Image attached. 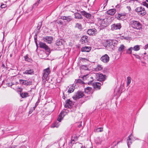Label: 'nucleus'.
<instances>
[{
	"label": "nucleus",
	"instance_id": "nucleus-1",
	"mask_svg": "<svg viewBox=\"0 0 148 148\" xmlns=\"http://www.w3.org/2000/svg\"><path fill=\"white\" fill-rule=\"evenodd\" d=\"M98 21L97 24L98 26L100 29H103L107 26L108 24V22H107V18H97Z\"/></svg>",
	"mask_w": 148,
	"mask_h": 148
},
{
	"label": "nucleus",
	"instance_id": "nucleus-2",
	"mask_svg": "<svg viewBox=\"0 0 148 148\" xmlns=\"http://www.w3.org/2000/svg\"><path fill=\"white\" fill-rule=\"evenodd\" d=\"M130 25L133 28L137 29H140L141 25L140 22L135 21H132L130 22Z\"/></svg>",
	"mask_w": 148,
	"mask_h": 148
},
{
	"label": "nucleus",
	"instance_id": "nucleus-3",
	"mask_svg": "<svg viewBox=\"0 0 148 148\" xmlns=\"http://www.w3.org/2000/svg\"><path fill=\"white\" fill-rule=\"evenodd\" d=\"M135 11L140 16H143L146 14L145 8L141 7H137L135 9Z\"/></svg>",
	"mask_w": 148,
	"mask_h": 148
},
{
	"label": "nucleus",
	"instance_id": "nucleus-4",
	"mask_svg": "<svg viewBox=\"0 0 148 148\" xmlns=\"http://www.w3.org/2000/svg\"><path fill=\"white\" fill-rule=\"evenodd\" d=\"M50 72V68L48 67L47 69H45L43 70V76L42 77V80L44 82H46L47 78Z\"/></svg>",
	"mask_w": 148,
	"mask_h": 148
},
{
	"label": "nucleus",
	"instance_id": "nucleus-5",
	"mask_svg": "<svg viewBox=\"0 0 148 148\" xmlns=\"http://www.w3.org/2000/svg\"><path fill=\"white\" fill-rule=\"evenodd\" d=\"M84 95V94L82 92L78 91L73 96V98L76 100L82 97Z\"/></svg>",
	"mask_w": 148,
	"mask_h": 148
},
{
	"label": "nucleus",
	"instance_id": "nucleus-6",
	"mask_svg": "<svg viewBox=\"0 0 148 148\" xmlns=\"http://www.w3.org/2000/svg\"><path fill=\"white\" fill-rule=\"evenodd\" d=\"M67 112L65 111H62L59 114L58 118V120L59 122H61L63 119L64 116L66 114Z\"/></svg>",
	"mask_w": 148,
	"mask_h": 148
},
{
	"label": "nucleus",
	"instance_id": "nucleus-7",
	"mask_svg": "<svg viewBox=\"0 0 148 148\" xmlns=\"http://www.w3.org/2000/svg\"><path fill=\"white\" fill-rule=\"evenodd\" d=\"M126 14V13H119L116 15V17L118 20H123L125 19Z\"/></svg>",
	"mask_w": 148,
	"mask_h": 148
},
{
	"label": "nucleus",
	"instance_id": "nucleus-8",
	"mask_svg": "<svg viewBox=\"0 0 148 148\" xmlns=\"http://www.w3.org/2000/svg\"><path fill=\"white\" fill-rule=\"evenodd\" d=\"M121 27V24L120 23L114 24L111 26V29L112 30L120 29Z\"/></svg>",
	"mask_w": 148,
	"mask_h": 148
},
{
	"label": "nucleus",
	"instance_id": "nucleus-9",
	"mask_svg": "<svg viewBox=\"0 0 148 148\" xmlns=\"http://www.w3.org/2000/svg\"><path fill=\"white\" fill-rule=\"evenodd\" d=\"M104 43V46L106 47L111 46L112 47V46H114V45H113L112 41L111 40H106Z\"/></svg>",
	"mask_w": 148,
	"mask_h": 148
},
{
	"label": "nucleus",
	"instance_id": "nucleus-10",
	"mask_svg": "<svg viewBox=\"0 0 148 148\" xmlns=\"http://www.w3.org/2000/svg\"><path fill=\"white\" fill-rule=\"evenodd\" d=\"M101 60L104 63L108 62L109 60V57L106 54L102 56L101 58Z\"/></svg>",
	"mask_w": 148,
	"mask_h": 148
},
{
	"label": "nucleus",
	"instance_id": "nucleus-11",
	"mask_svg": "<svg viewBox=\"0 0 148 148\" xmlns=\"http://www.w3.org/2000/svg\"><path fill=\"white\" fill-rule=\"evenodd\" d=\"M39 45L41 48L44 49L47 51L49 52L50 51L49 48L45 43L40 42L39 43Z\"/></svg>",
	"mask_w": 148,
	"mask_h": 148
},
{
	"label": "nucleus",
	"instance_id": "nucleus-12",
	"mask_svg": "<svg viewBox=\"0 0 148 148\" xmlns=\"http://www.w3.org/2000/svg\"><path fill=\"white\" fill-rule=\"evenodd\" d=\"M101 83L96 82L92 83V86L93 88L96 90H99L100 89Z\"/></svg>",
	"mask_w": 148,
	"mask_h": 148
},
{
	"label": "nucleus",
	"instance_id": "nucleus-13",
	"mask_svg": "<svg viewBox=\"0 0 148 148\" xmlns=\"http://www.w3.org/2000/svg\"><path fill=\"white\" fill-rule=\"evenodd\" d=\"M73 105V103L70 99L66 100L65 105V106L66 108H70Z\"/></svg>",
	"mask_w": 148,
	"mask_h": 148
},
{
	"label": "nucleus",
	"instance_id": "nucleus-14",
	"mask_svg": "<svg viewBox=\"0 0 148 148\" xmlns=\"http://www.w3.org/2000/svg\"><path fill=\"white\" fill-rule=\"evenodd\" d=\"M128 138L127 140V144L128 147H129L130 145L132 143V141L133 140L132 134H130L128 137Z\"/></svg>",
	"mask_w": 148,
	"mask_h": 148
},
{
	"label": "nucleus",
	"instance_id": "nucleus-15",
	"mask_svg": "<svg viewBox=\"0 0 148 148\" xmlns=\"http://www.w3.org/2000/svg\"><path fill=\"white\" fill-rule=\"evenodd\" d=\"M34 71L33 69H28L23 73L24 74L32 75L34 74Z\"/></svg>",
	"mask_w": 148,
	"mask_h": 148
},
{
	"label": "nucleus",
	"instance_id": "nucleus-16",
	"mask_svg": "<svg viewBox=\"0 0 148 148\" xmlns=\"http://www.w3.org/2000/svg\"><path fill=\"white\" fill-rule=\"evenodd\" d=\"M44 40L46 42L50 44L51 42V41L53 40V38L51 36H46L44 38Z\"/></svg>",
	"mask_w": 148,
	"mask_h": 148
},
{
	"label": "nucleus",
	"instance_id": "nucleus-17",
	"mask_svg": "<svg viewBox=\"0 0 148 148\" xmlns=\"http://www.w3.org/2000/svg\"><path fill=\"white\" fill-rule=\"evenodd\" d=\"M95 29H88L87 33L89 35H94L95 34Z\"/></svg>",
	"mask_w": 148,
	"mask_h": 148
},
{
	"label": "nucleus",
	"instance_id": "nucleus-18",
	"mask_svg": "<svg viewBox=\"0 0 148 148\" xmlns=\"http://www.w3.org/2000/svg\"><path fill=\"white\" fill-rule=\"evenodd\" d=\"M80 42L82 44H84L88 42V37L86 36H83L80 39Z\"/></svg>",
	"mask_w": 148,
	"mask_h": 148
},
{
	"label": "nucleus",
	"instance_id": "nucleus-19",
	"mask_svg": "<svg viewBox=\"0 0 148 148\" xmlns=\"http://www.w3.org/2000/svg\"><path fill=\"white\" fill-rule=\"evenodd\" d=\"M75 84H73L72 85H70V86L69 87V88L68 90V92L69 93L73 92L75 90Z\"/></svg>",
	"mask_w": 148,
	"mask_h": 148
},
{
	"label": "nucleus",
	"instance_id": "nucleus-20",
	"mask_svg": "<svg viewBox=\"0 0 148 148\" xmlns=\"http://www.w3.org/2000/svg\"><path fill=\"white\" fill-rule=\"evenodd\" d=\"M116 10L115 9H112L108 10L107 11V14L110 15H113L116 13Z\"/></svg>",
	"mask_w": 148,
	"mask_h": 148
},
{
	"label": "nucleus",
	"instance_id": "nucleus-21",
	"mask_svg": "<svg viewBox=\"0 0 148 148\" xmlns=\"http://www.w3.org/2000/svg\"><path fill=\"white\" fill-rule=\"evenodd\" d=\"M91 48L90 47H85L82 48L81 51L82 52H88L91 50Z\"/></svg>",
	"mask_w": 148,
	"mask_h": 148
},
{
	"label": "nucleus",
	"instance_id": "nucleus-22",
	"mask_svg": "<svg viewBox=\"0 0 148 148\" xmlns=\"http://www.w3.org/2000/svg\"><path fill=\"white\" fill-rule=\"evenodd\" d=\"M82 14L84 15V16L87 18L88 19H90L91 15L89 13H88L84 11L83 12Z\"/></svg>",
	"mask_w": 148,
	"mask_h": 148
},
{
	"label": "nucleus",
	"instance_id": "nucleus-23",
	"mask_svg": "<svg viewBox=\"0 0 148 148\" xmlns=\"http://www.w3.org/2000/svg\"><path fill=\"white\" fill-rule=\"evenodd\" d=\"M75 18L76 19H82V15L79 13H75Z\"/></svg>",
	"mask_w": 148,
	"mask_h": 148
},
{
	"label": "nucleus",
	"instance_id": "nucleus-24",
	"mask_svg": "<svg viewBox=\"0 0 148 148\" xmlns=\"http://www.w3.org/2000/svg\"><path fill=\"white\" fill-rule=\"evenodd\" d=\"M61 19L63 20H66L67 22H69L71 21L72 18L70 16H63L61 17Z\"/></svg>",
	"mask_w": 148,
	"mask_h": 148
},
{
	"label": "nucleus",
	"instance_id": "nucleus-25",
	"mask_svg": "<svg viewBox=\"0 0 148 148\" xmlns=\"http://www.w3.org/2000/svg\"><path fill=\"white\" fill-rule=\"evenodd\" d=\"M42 23H38V26L37 27V29L35 31L36 33V35H37L39 33L40 30V28L41 27Z\"/></svg>",
	"mask_w": 148,
	"mask_h": 148
},
{
	"label": "nucleus",
	"instance_id": "nucleus-26",
	"mask_svg": "<svg viewBox=\"0 0 148 148\" xmlns=\"http://www.w3.org/2000/svg\"><path fill=\"white\" fill-rule=\"evenodd\" d=\"M59 122L58 120L57 121H55L52 125L51 127H58L60 125Z\"/></svg>",
	"mask_w": 148,
	"mask_h": 148
},
{
	"label": "nucleus",
	"instance_id": "nucleus-27",
	"mask_svg": "<svg viewBox=\"0 0 148 148\" xmlns=\"http://www.w3.org/2000/svg\"><path fill=\"white\" fill-rule=\"evenodd\" d=\"M125 48V47L123 45H121L119 48L118 51L119 52H122L124 51Z\"/></svg>",
	"mask_w": 148,
	"mask_h": 148
},
{
	"label": "nucleus",
	"instance_id": "nucleus-28",
	"mask_svg": "<svg viewBox=\"0 0 148 148\" xmlns=\"http://www.w3.org/2000/svg\"><path fill=\"white\" fill-rule=\"evenodd\" d=\"M22 98H25L29 96L28 93L26 92H23L20 94Z\"/></svg>",
	"mask_w": 148,
	"mask_h": 148
},
{
	"label": "nucleus",
	"instance_id": "nucleus-29",
	"mask_svg": "<svg viewBox=\"0 0 148 148\" xmlns=\"http://www.w3.org/2000/svg\"><path fill=\"white\" fill-rule=\"evenodd\" d=\"M103 69V67L100 64H98L97 66L95 68V70L96 71H99L102 70Z\"/></svg>",
	"mask_w": 148,
	"mask_h": 148
},
{
	"label": "nucleus",
	"instance_id": "nucleus-30",
	"mask_svg": "<svg viewBox=\"0 0 148 148\" xmlns=\"http://www.w3.org/2000/svg\"><path fill=\"white\" fill-rule=\"evenodd\" d=\"M62 45V42L61 40L58 39L56 40V45L57 46H60Z\"/></svg>",
	"mask_w": 148,
	"mask_h": 148
},
{
	"label": "nucleus",
	"instance_id": "nucleus-31",
	"mask_svg": "<svg viewBox=\"0 0 148 148\" xmlns=\"http://www.w3.org/2000/svg\"><path fill=\"white\" fill-rule=\"evenodd\" d=\"M103 131V129L101 127L96 128L94 130V132H101Z\"/></svg>",
	"mask_w": 148,
	"mask_h": 148
},
{
	"label": "nucleus",
	"instance_id": "nucleus-32",
	"mask_svg": "<svg viewBox=\"0 0 148 148\" xmlns=\"http://www.w3.org/2000/svg\"><path fill=\"white\" fill-rule=\"evenodd\" d=\"M99 79L101 80H104L105 79V76L103 75L102 74H99Z\"/></svg>",
	"mask_w": 148,
	"mask_h": 148
},
{
	"label": "nucleus",
	"instance_id": "nucleus-33",
	"mask_svg": "<svg viewBox=\"0 0 148 148\" xmlns=\"http://www.w3.org/2000/svg\"><path fill=\"white\" fill-rule=\"evenodd\" d=\"M140 46L138 45H135L133 48L132 47L133 50L135 51H138L140 49Z\"/></svg>",
	"mask_w": 148,
	"mask_h": 148
},
{
	"label": "nucleus",
	"instance_id": "nucleus-34",
	"mask_svg": "<svg viewBox=\"0 0 148 148\" xmlns=\"http://www.w3.org/2000/svg\"><path fill=\"white\" fill-rule=\"evenodd\" d=\"M89 77H90V78L92 79H93L92 77L90 76V75H89L88 74L84 75L83 76V79L84 80L87 78H89Z\"/></svg>",
	"mask_w": 148,
	"mask_h": 148
},
{
	"label": "nucleus",
	"instance_id": "nucleus-35",
	"mask_svg": "<svg viewBox=\"0 0 148 148\" xmlns=\"http://www.w3.org/2000/svg\"><path fill=\"white\" fill-rule=\"evenodd\" d=\"M71 141H75L77 140V136L75 135L74 136H73L71 138Z\"/></svg>",
	"mask_w": 148,
	"mask_h": 148
},
{
	"label": "nucleus",
	"instance_id": "nucleus-36",
	"mask_svg": "<svg viewBox=\"0 0 148 148\" xmlns=\"http://www.w3.org/2000/svg\"><path fill=\"white\" fill-rule=\"evenodd\" d=\"M131 81V79L130 77H128L127 78V85L128 86L130 83Z\"/></svg>",
	"mask_w": 148,
	"mask_h": 148
},
{
	"label": "nucleus",
	"instance_id": "nucleus-37",
	"mask_svg": "<svg viewBox=\"0 0 148 148\" xmlns=\"http://www.w3.org/2000/svg\"><path fill=\"white\" fill-rule=\"evenodd\" d=\"M133 49L132 47H131L127 49L126 51V53L128 54H130L132 53V50Z\"/></svg>",
	"mask_w": 148,
	"mask_h": 148
},
{
	"label": "nucleus",
	"instance_id": "nucleus-38",
	"mask_svg": "<svg viewBox=\"0 0 148 148\" xmlns=\"http://www.w3.org/2000/svg\"><path fill=\"white\" fill-rule=\"evenodd\" d=\"M91 90V88L90 87H87L85 89V92L86 93H88Z\"/></svg>",
	"mask_w": 148,
	"mask_h": 148
},
{
	"label": "nucleus",
	"instance_id": "nucleus-39",
	"mask_svg": "<svg viewBox=\"0 0 148 148\" xmlns=\"http://www.w3.org/2000/svg\"><path fill=\"white\" fill-rule=\"evenodd\" d=\"M75 27L79 29H82V25L79 23H77L75 25Z\"/></svg>",
	"mask_w": 148,
	"mask_h": 148
},
{
	"label": "nucleus",
	"instance_id": "nucleus-40",
	"mask_svg": "<svg viewBox=\"0 0 148 148\" xmlns=\"http://www.w3.org/2000/svg\"><path fill=\"white\" fill-rule=\"evenodd\" d=\"M25 81L26 82H25L26 84L25 85H30L32 84V82L30 80H25Z\"/></svg>",
	"mask_w": 148,
	"mask_h": 148
},
{
	"label": "nucleus",
	"instance_id": "nucleus-41",
	"mask_svg": "<svg viewBox=\"0 0 148 148\" xmlns=\"http://www.w3.org/2000/svg\"><path fill=\"white\" fill-rule=\"evenodd\" d=\"M81 68L82 69L85 70H87L88 69V68L87 66V65H82V66Z\"/></svg>",
	"mask_w": 148,
	"mask_h": 148
},
{
	"label": "nucleus",
	"instance_id": "nucleus-42",
	"mask_svg": "<svg viewBox=\"0 0 148 148\" xmlns=\"http://www.w3.org/2000/svg\"><path fill=\"white\" fill-rule=\"evenodd\" d=\"M25 61H28V62H30L31 61V60L30 58H29L27 55L25 57Z\"/></svg>",
	"mask_w": 148,
	"mask_h": 148
},
{
	"label": "nucleus",
	"instance_id": "nucleus-43",
	"mask_svg": "<svg viewBox=\"0 0 148 148\" xmlns=\"http://www.w3.org/2000/svg\"><path fill=\"white\" fill-rule=\"evenodd\" d=\"M19 82L21 84H23L25 85V84L26 83L25 82H26L25 81V80H23V79H20L19 80Z\"/></svg>",
	"mask_w": 148,
	"mask_h": 148
},
{
	"label": "nucleus",
	"instance_id": "nucleus-44",
	"mask_svg": "<svg viewBox=\"0 0 148 148\" xmlns=\"http://www.w3.org/2000/svg\"><path fill=\"white\" fill-rule=\"evenodd\" d=\"M133 55L134 56L136 57V58L138 59H140V57L138 55H137V54H133Z\"/></svg>",
	"mask_w": 148,
	"mask_h": 148
},
{
	"label": "nucleus",
	"instance_id": "nucleus-45",
	"mask_svg": "<svg viewBox=\"0 0 148 148\" xmlns=\"http://www.w3.org/2000/svg\"><path fill=\"white\" fill-rule=\"evenodd\" d=\"M121 37V39H124L126 40H129L130 39L129 37L127 36H122Z\"/></svg>",
	"mask_w": 148,
	"mask_h": 148
},
{
	"label": "nucleus",
	"instance_id": "nucleus-46",
	"mask_svg": "<svg viewBox=\"0 0 148 148\" xmlns=\"http://www.w3.org/2000/svg\"><path fill=\"white\" fill-rule=\"evenodd\" d=\"M143 5L144 6H146L147 8H148V4L146 2H144L143 3Z\"/></svg>",
	"mask_w": 148,
	"mask_h": 148
},
{
	"label": "nucleus",
	"instance_id": "nucleus-47",
	"mask_svg": "<svg viewBox=\"0 0 148 148\" xmlns=\"http://www.w3.org/2000/svg\"><path fill=\"white\" fill-rule=\"evenodd\" d=\"M40 1V0H38L37 2H36L35 4H34V5L35 6H37L38 5V4H39V2Z\"/></svg>",
	"mask_w": 148,
	"mask_h": 148
},
{
	"label": "nucleus",
	"instance_id": "nucleus-48",
	"mask_svg": "<svg viewBox=\"0 0 148 148\" xmlns=\"http://www.w3.org/2000/svg\"><path fill=\"white\" fill-rule=\"evenodd\" d=\"M38 104V102H36V103L35 104V106L33 107V110H35L36 108L37 107Z\"/></svg>",
	"mask_w": 148,
	"mask_h": 148
},
{
	"label": "nucleus",
	"instance_id": "nucleus-49",
	"mask_svg": "<svg viewBox=\"0 0 148 148\" xmlns=\"http://www.w3.org/2000/svg\"><path fill=\"white\" fill-rule=\"evenodd\" d=\"M144 49L146 50L148 49V44L146 45L143 47Z\"/></svg>",
	"mask_w": 148,
	"mask_h": 148
},
{
	"label": "nucleus",
	"instance_id": "nucleus-50",
	"mask_svg": "<svg viewBox=\"0 0 148 148\" xmlns=\"http://www.w3.org/2000/svg\"><path fill=\"white\" fill-rule=\"evenodd\" d=\"M6 7V5H4V4H2V5H1V8H5Z\"/></svg>",
	"mask_w": 148,
	"mask_h": 148
},
{
	"label": "nucleus",
	"instance_id": "nucleus-51",
	"mask_svg": "<svg viewBox=\"0 0 148 148\" xmlns=\"http://www.w3.org/2000/svg\"><path fill=\"white\" fill-rule=\"evenodd\" d=\"M57 23H58V24H60L61 25H62L63 24V22H62L61 21H58V22H57Z\"/></svg>",
	"mask_w": 148,
	"mask_h": 148
},
{
	"label": "nucleus",
	"instance_id": "nucleus-52",
	"mask_svg": "<svg viewBox=\"0 0 148 148\" xmlns=\"http://www.w3.org/2000/svg\"><path fill=\"white\" fill-rule=\"evenodd\" d=\"M146 137L145 138V139L146 140L148 138V134H146Z\"/></svg>",
	"mask_w": 148,
	"mask_h": 148
},
{
	"label": "nucleus",
	"instance_id": "nucleus-53",
	"mask_svg": "<svg viewBox=\"0 0 148 148\" xmlns=\"http://www.w3.org/2000/svg\"><path fill=\"white\" fill-rule=\"evenodd\" d=\"M122 140H121V141H118V142H117V144H115V146L117 144H118L120 142H122Z\"/></svg>",
	"mask_w": 148,
	"mask_h": 148
},
{
	"label": "nucleus",
	"instance_id": "nucleus-54",
	"mask_svg": "<svg viewBox=\"0 0 148 148\" xmlns=\"http://www.w3.org/2000/svg\"><path fill=\"white\" fill-rule=\"evenodd\" d=\"M127 8L129 10L131 9V8L130 6H127Z\"/></svg>",
	"mask_w": 148,
	"mask_h": 148
},
{
	"label": "nucleus",
	"instance_id": "nucleus-55",
	"mask_svg": "<svg viewBox=\"0 0 148 148\" xmlns=\"http://www.w3.org/2000/svg\"><path fill=\"white\" fill-rule=\"evenodd\" d=\"M92 82V81H90V82H88V84H91Z\"/></svg>",
	"mask_w": 148,
	"mask_h": 148
},
{
	"label": "nucleus",
	"instance_id": "nucleus-56",
	"mask_svg": "<svg viewBox=\"0 0 148 148\" xmlns=\"http://www.w3.org/2000/svg\"><path fill=\"white\" fill-rule=\"evenodd\" d=\"M81 148H86L85 146H82L81 147Z\"/></svg>",
	"mask_w": 148,
	"mask_h": 148
},
{
	"label": "nucleus",
	"instance_id": "nucleus-57",
	"mask_svg": "<svg viewBox=\"0 0 148 148\" xmlns=\"http://www.w3.org/2000/svg\"><path fill=\"white\" fill-rule=\"evenodd\" d=\"M36 38H34V40L35 41L36 43Z\"/></svg>",
	"mask_w": 148,
	"mask_h": 148
},
{
	"label": "nucleus",
	"instance_id": "nucleus-58",
	"mask_svg": "<svg viewBox=\"0 0 148 148\" xmlns=\"http://www.w3.org/2000/svg\"><path fill=\"white\" fill-rule=\"evenodd\" d=\"M32 112V111H29V114H30Z\"/></svg>",
	"mask_w": 148,
	"mask_h": 148
},
{
	"label": "nucleus",
	"instance_id": "nucleus-59",
	"mask_svg": "<svg viewBox=\"0 0 148 148\" xmlns=\"http://www.w3.org/2000/svg\"><path fill=\"white\" fill-rule=\"evenodd\" d=\"M50 147V146H49V145H48L47 147H46V148H49V147Z\"/></svg>",
	"mask_w": 148,
	"mask_h": 148
},
{
	"label": "nucleus",
	"instance_id": "nucleus-60",
	"mask_svg": "<svg viewBox=\"0 0 148 148\" xmlns=\"http://www.w3.org/2000/svg\"><path fill=\"white\" fill-rule=\"evenodd\" d=\"M2 66H3V67H4L5 66V65L4 64H2Z\"/></svg>",
	"mask_w": 148,
	"mask_h": 148
},
{
	"label": "nucleus",
	"instance_id": "nucleus-61",
	"mask_svg": "<svg viewBox=\"0 0 148 148\" xmlns=\"http://www.w3.org/2000/svg\"><path fill=\"white\" fill-rule=\"evenodd\" d=\"M80 126H81V125H79V127H80Z\"/></svg>",
	"mask_w": 148,
	"mask_h": 148
},
{
	"label": "nucleus",
	"instance_id": "nucleus-62",
	"mask_svg": "<svg viewBox=\"0 0 148 148\" xmlns=\"http://www.w3.org/2000/svg\"><path fill=\"white\" fill-rule=\"evenodd\" d=\"M147 2H148V0H145Z\"/></svg>",
	"mask_w": 148,
	"mask_h": 148
},
{
	"label": "nucleus",
	"instance_id": "nucleus-63",
	"mask_svg": "<svg viewBox=\"0 0 148 148\" xmlns=\"http://www.w3.org/2000/svg\"><path fill=\"white\" fill-rule=\"evenodd\" d=\"M79 80H78V81H77V82H78L79 81Z\"/></svg>",
	"mask_w": 148,
	"mask_h": 148
},
{
	"label": "nucleus",
	"instance_id": "nucleus-64",
	"mask_svg": "<svg viewBox=\"0 0 148 148\" xmlns=\"http://www.w3.org/2000/svg\"><path fill=\"white\" fill-rule=\"evenodd\" d=\"M146 54V53H144V54Z\"/></svg>",
	"mask_w": 148,
	"mask_h": 148
}]
</instances>
